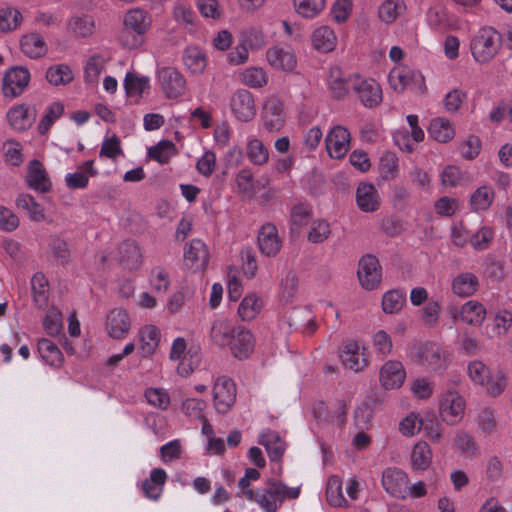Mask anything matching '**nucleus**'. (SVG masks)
Returning a JSON list of instances; mask_svg holds the SVG:
<instances>
[{"label":"nucleus","instance_id":"774afa93","mask_svg":"<svg viewBox=\"0 0 512 512\" xmlns=\"http://www.w3.org/2000/svg\"><path fill=\"white\" fill-rule=\"evenodd\" d=\"M106 60L103 56L95 54L91 56L85 65V79L87 82L94 83L105 69Z\"/></svg>","mask_w":512,"mask_h":512},{"label":"nucleus","instance_id":"de8ad7c7","mask_svg":"<svg viewBox=\"0 0 512 512\" xmlns=\"http://www.w3.org/2000/svg\"><path fill=\"white\" fill-rule=\"evenodd\" d=\"M414 75L408 67H397L389 73V83L395 91L402 92L413 82Z\"/></svg>","mask_w":512,"mask_h":512},{"label":"nucleus","instance_id":"20e7f679","mask_svg":"<svg viewBox=\"0 0 512 512\" xmlns=\"http://www.w3.org/2000/svg\"><path fill=\"white\" fill-rule=\"evenodd\" d=\"M466 401L455 389L449 388L442 392L438 399V413L447 425H457L464 417Z\"/></svg>","mask_w":512,"mask_h":512},{"label":"nucleus","instance_id":"9b49d317","mask_svg":"<svg viewBox=\"0 0 512 512\" xmlns=\"http://www.w3.org/2000/svg\"><path fill=\"white\" fill-rule=\"evenodd\" d=\"M325 145L330 157H344L350 148V133L347 128L340 125L333 127L325 139Z\"/></svg>","mask_w":512,"mask_h":512},{"label":"nucleus","instance_id":"0e129e2a","mask_svg":"<svg viewBox=\"0 0 512 512\" xmlns=\"http://www.w3.org/2000/svg\"><path fill=\"white\" fill-rule=\"evenodd\" d=\"M330 224L325 220H315L308 232V241L314 244L326 241L331 235Z\"/></svg>","mask_w":512,"mask_h":512},{"label":"nucleus","instance_id":"412c9836","mask_svg":"<svg viewBox=\"0 0 512 512\" xmlns=\"http://www.w3.org/2000/svg\"><path fill=\"white\" fill-rule=\"evenodd\" d=\"M34 108L25 104L15 105L7 112V119L15 130L23 131L32 126L35 121Z\"/></svg>","mask_w":512,"mask_h":512},{"label":"nucleus","instance_id":"393cba45","mask_svg":"<svg viewBox=\"0 0 512 512\" xmlns=\"http://www.w3.org/2000/svg\"><path fill=\"white\" fill-rule=\"evenodd\" d=\"M480 283L478 277L471 272H461L457 274L451 283V289L454 295L458 297H470L479 289Z\"/></svg>","mask_w":512,"mask_h":512},{"label":"nucleus","instance_id":"8fccbe9b","mask_svg":"<svg viewBox=\"0 0 512 512\" xmlns=\"http://www.w3.org/2000/svg\"><path fill=\"white\" fill-rule=\"evenodd\" d=\"M406 9L403 0H385L379 7V18L385 23L394 22Z\"/></svg>","mask_w":512,"mask_h":512},{"label":"nucleus","instance_id":"c85d7f7f","mask_svg":"<svg viewBox=\"0 0 512 512\" xmlns=\"http://www.w3.org/2000/svg\"><path fill=\"white\" fill-rule=\"evenodd\" d=\"M167 479V473L162 468H154L150 472L149 478L145 479L142 483V491L144 495L153 501L160 498L164 484Z\"/></svg>","mask_w":512,"mask_h":512},{"label":"nucleus","instance_id":"cd10ccee","mask_svg":"<svg viewBox=\"0 0 512 512\" xmlns=\"http://www.w3.org/2000/svg\"><path fill=\"white\" fill-rule=\"evenodd\" d=\"M259 444L263 445L271 461H280L285 450L286 443L282 437L273 430H266L259 435Z\"/></svg>","mask_w":512,"mask_h":512},{"label":"nucleus","instance_id":"ddd939ff","mask_svg":"<svg viewBox=\"0 0 512 512\" xmlns=\"http://www.w3.org/2000/svg\"><path fill=\"white\" fill-rule=\"evenodd\" d=\"M382 485L390 495L404 499L407 495L408 476L399 468H387L382 474Z\"/></svg>","mask_w":512,"mask_h":512},{"label":"nucleus","instance_id":"6e6d98bb","mask_svg":"<svg viewBox=\"0 0 512 512\" xmlns=\"http://www.w3.org/2000/svg\"><path fill=\"white\" fill-rule=\"evenodd\" d=\"M494 200V191L489 186H481L470 197V204L475 211L488 209Z\"/></svg>","mask_w":512,"mask_h":512},{"label":"nucleus","instance_id":"09e8293b","mask_svg":"<svg viewBox=\"0 0 512 512\" xmlns=\"http://www.w3.org/2000/svg\"><path fill=\"white\" fill-rule=\"evenodd\" d=\"M23 20L21 12L14 7L0 9V32L7 33L16 30Z\"/></svg>","mask_w":512,"mask_h":512},{"label":"nucleus","instance_id":"4d7b16f0","mask_svg":"<svg viewBox=\"0 0 512 512\" xmlns=\"http://www.w3.org/2000/svg\"><path fill=\"white\" fill-rule=\"evenodd\" d=\"M173 17L179 25L193 27L196 14L190 4L184 0H178L173 8Z\"/></svg>","mask_w":512,"mask_h":512},{"label":"nucleus","instance_id":"58836bf2","mask_svg":"<svg viewBox=\"0 0 512 512\" xmlns=\"http://www.w3.org/2000/svg\"><path fill=\"white\" fill-rule=\"evenodd\" d=\"M124 87L129 98L138 101L143 93L150 88V79L147 76H138L128 72L125 76Z\"/></svg>","mask_w":512,"mask_h":512},{"label":"nucleus","instance_id":"37998d69","mask_svg":"<svg viewBox=\"0 0 512 512\" xmlns=\"http://www.w3.org/2000/svg\"><path fill=\"white\" fill-rule=\"evenodd\" d=\"M38 352L41 358L50 366L59 367L63 362V354L52 341L42 338L38 341Z\"/></svg>","mask_w":512,"mask_h":512},{"label":"nucleus","instance_id":"0eeeda50","mask_svg":"<svg viewBox=\"0 0 512 512\" xmlns=\"http://www.w3.org/2000/svg\"><path fill=\"white\" fill-rule=\"evenodd\" d=\"M351 84L352 90L363 106L374 108L382 102V89L374 79H367L358 74H352Z\"/></svg>","mask_w":512,"mask_h":512},{"label":"nucleus","instance_id":"3c124183","mask_svg":"<svg viewBox=\"0 0 512 512\" xmlns=\"http://www.w3.org/2000/svg\"><path fill=\"white\" fill-rule=\"evenodd\" d=\"M46 79L54 86L67 85L74 79V74L68 65L59 64L47 70Z\"/></svg>","mask_w":512,"mask_h":512},{"label":"nucleus","instance_id":"f03ea898","mask_svg":"<svg viewBox=\"0 0 512 512\" xmlns=\"http://www.w3.org/2000/svg\"><path fill=\"white\" fill-rule=\"evenodd\" d=\"M411 360L434 374L443 373L448 367V355L442 347L434 342L415 345L410 353Z\"/></svg>","mask_w":512,"mask_h":512},{"label":"nucleus","instance_id":"e2e57ef3","mask_svg":"<svg viewBox=\"0 0 512 512\" xmlns=\"http://www.w3.org/2000/svg\"><path fill=\"white\" fill-rule=\"evenodd\" d=\"M206 402L202 399L187 398L181 404V411L189 418L204 420Z\"/></svg>","mask_w":512,"mask_h":512},{"label":"nucleus","instance_id":"4be33fe9","mask_svg":"<svg viewBox=\"0 0 512 512\" xmlns=\"http://www.w3.org/2000/svg\"><path fill=\"white\" fill-rule=\"evenodd\" d=\"M341 359L344 367L354 372L362 371L368 364L363 350L355 341H349L344 345Z\"/></svg>","mask_w":512,"mask_h":512},{"label":"nucleus","instance_id":"603ef678","mask_svg":"<svg viewBox=\"0 0 512 512\" xmlns=\"http://www.w3.org/2000/svg\"><path fill=\"white\" fill-rule=\"evenodd\" d=\"M326 499L331 506L342 507L347 501L342 492V481L338 476H331L327 481Z\"/></svg>","mask_w":512,"mask_h":512},{"label":"nucleus","instance_id":"79ce46f5","mask_svg":"<svg viewBox=\"0 0 512 512\" xmlns=\"http://www.w3.org/2000/svg\"><path fill=\"white\" fill-rule=\"evenodd\" d=\"M246 153L249 160L254 165H264L269 159L268 149L264 143L255 136H249L247 139Z\"/></svg>","mask_w":512,"mask_h":512},{"label":"nucleus","instance_id":"6ab92c4d","mask_svg":"<svg viewBox=\"0 0 512 512\" xmlns=\"http://www.w3.org/2000/svg\"><path fill=\"white\" fill-rule=\"evenodd\" d=\"M266 58L275 69L290 72L294 70L297 59L290 47L274 46L267 50Z\"/></svg>","mask_w":512,"mask_h":512},{"label":"nucleus","instance_id":"e433bc0d","mask_svg":"<svg viewBox=\"0 0 512 512\" xmlns=\"http://www.w3.org/2000/svg\"><path fill=\"white\" fill-rule=\"evenodd\" d=\"M477 427L484 436H491L498 431L499 421L494 408L484 406L477 414Z\"/></svg>","mask_w":512,"mask_h":512},{"label":"nucleus","instance_id":"72a5a7b5","mask_svg":"<svg viewBox=\"0 0 512 512\" xmlns=\"http://www.w3.org/2000/svg\"><path fill=\"white\" fill-rule=\"evenodd\" d=\"M428 133L435 141L447 143L453 139L455 130L450 120L437 117L431 120L428 127Z\"/></svg>","mask_w":512,"mask_h":512},{"label":"nucleus","instance_id":"a18cd8bd","mask_svg":"<svg viewBox=\"0 0 512 512\" xmlns=\"http://www.w3.org/2000/svg\"><path fill=\"white\" fill-rule=\"evenodd\" d=\"M432 458V452L429 445L425 442L417 443L411 453V464L414 470H426Z\"/></svg>","mask_w":512,"mask_h":512},{"label":"nucleus","instance_id":"49530a36","mask_svg":"<svg viewBox=\"0 0 512 512\" xmlns=\"http://www.w3.org/2000/svg\"><path fill=\"white\" fill-rule=\"evenodd\" d=\"M299 287V280L294 272H288L280 283V301L289 304L296 298Z\"/></svg>","mask_w":512,"mask_h":512},{"label":"nucleus","instance_id":"7ed1b4c3","mask_svg":"<svg viewBox=\"0 0 512 512\" xmlns=\"http://www.w3.org/2000/svg\"><path fill=\"white\" fill-rule=\"evenodd\" d=\"M502 44L501 34L492 27H483L471 41V53L478 63L491 61L498 53Z\"/></svg>","mask_w":512,"mask_h":512},{"label":"nucleus","instance_id":"69168bd1","mask_svg":"<svg viewBox=\"0 0 512 512\" xmlns=\"http://www.w3.org/2000/svg\"><path fill=\"white\" fill-rule=\"evenodd\" d=\"M311 215L310 208L305 204H296L290 212V229L296 231L305 226Z\"/></svg>","mask_w":512,"mask_h":512},{"label":"nucleus","instance_id":"864d4df0","mask_svg":"<svg viewBox=\"0 0 512 512\" xmlns=\"http://www.w3.org/2000/svg\"><path fill=\"white\" fill-rule=\"evenodd\" d=\"M175 154V145L169 140L160 141L157 145L148 149V156L160 164L168 163Z\"/></svg>","mask_w":512,"mask_h":512},{"label":"nucleus","instance_id":"473e14b6","mask_svg":"<svg viewBox=\"0 0 512 512\" xmlns=\"http://www.w3.org/2000/svg\"><path fill=\"white\" fill-rule=\"evenodd\" d=\"M27 181L31 188L40 192H47L51 188L47 173L43 165L37 160H33L29 164Z\"/></svg>","mask_w":512,"mask_h":512},{"label":"nucleus","instance_id":"a878e982","mask_svg":"<svg viewBox=\"0 0 512 512\" xmlns=\"http://www.w3.org/2000/svg\"><path fill=\"white\" fill-rule=\"evenodd\" d=\"M351 76L346 77L339 67H332L330 69L327 85L334 98L342 99L348 95L350 89H352Z\"/></svg>","mask_w":512,"mask_h":512},{"label":"nucleus","instance_id":"680f3d73","mask_svg":"<svg viewBox=\"0 0 512 512\" xmlns=\"http://www.w3.org/2000/svg\"><path fill=\"white\" fill-rule=\"evenodd\" d=\"M16 205L27 211L30 218L34 221L44 219V213L41 205L29 194H21L16 199Z\"/></svg>","mask_w":512,"mask_h":512},{"label":"nucleus","instance_id":"bb28decb","mask_svg":"<svg viewBox=\"0 0 512 512\" xmlns=\"http://www.w3.org/2000/svg\"><path fill=\"white\" fill-rule=\"evenodd\" d=\"M98 171L94 168V161L88 160L78 166V170L65 176V183L69 189H84L88 186L89 177L96 176Z\"/></svg>","mask_w":512,"mask_h":512},{"label":"nucleus","instance_id":"6e6552de","mask_svg":"<svg viewBox=\"0 0 512 512\" xmlns=\"http://www.w3.org/2000/svg\"><path fill=\"white\" fill-rule=\"evenodd\" d=\"M30 82V72L23 66H15L9 69L2 83V93L4 97L13 99L20 96L28 87Z\"/></svg>","mask_w":512,"mask_h":512},{"label":"nucleus","instance_id":"dca6fc26","mask_svg":"<svg viewBox=\"0 0 512 512\" xmlns=\"http://www.w3.org/2000/svg\"><path fill=\"white\" fill-rule=\"evenodd\" d=\"M209 260L206 244L200 239H193L184 250L185 265L193 271L205 269Z\"/></svg>","mask_w":512,"mask_h":512},{"label":"nucleus","instance_id":"9d476101","mask_svg":"<svg viewBox=\"0 0 512 512\" xmlns=\"http://www.w3.org/2000/svg\"><path fill=\"white\" fill-rule=\"evenodd\" d=\"M357 275L363 288L366 290L376 288L382 278V270L378 259L370 254L363 256L359 261Z\"/></svg>","mask_w":512,"mask_h":512},{"label":"nucleus","instance_id":"f8f14e48","mask_svg":"<svg viewBox=\"0 0 512 512\" xmlns=\"http://www.w3.org/2000/svg\"><path fill=\"white\" fill-rule=\"evenodd\" d=\"M230 105L233 114L242 122H249L256 115L254 97L247 90L236 91L231 97Z\"/></svg>","mask_w":512,"mask_h":512},{"label":"nucleus","instance_id":"1a4fd4ad","mask_svg":"<svg viewBox=\"0 0 512 512\" xmlns=\"http://www.w3.org/2000/svg\"><path fill=\"white\" fill-rule=\"evenodd\" d=\"M236 401V386L227 377L218 378L213 386V403L216 411L226 414Z\"/></svg>","mask_w":512,"mask_h":512},{"label":"nucleus","instance_id":"4468645a","mask_svg":"<svg viewBox=\"0 0 512 512\" xmlns=\"http://www.w3.org/2000/svg\"><path fill=\"white\" fill-rule=\"evenodd\" d=\"M406 379V371L400 361L389 360L380 369L379 380L386 390L400 388Z\"/></svg>","mask_w":512,"mask_h":512},{"label":"nucleus","instance_id":"4c0bfd02","mask_svg":"<svg viewBox=\"0 0 512 512\" xmlns=\"http://www.w3.org/2000/svg\"><path fill=\"white\" fill-rule=\"evenodd\" d=\"M337 37L328 26H320L312 33L313 47L320 52H330L336 47Z\"/></svg>","mask_w":512,"mask_h":512},{"label":"nucleus","instance_id":"f257e3e1","mask_svg":"<svg viewBox=\"0 0 512 512\" xmlns=\"http://www.w3.org/2000/svg\"><path fill=\"white\" fill-rule=\"evenodd\" d=\"M300 487H288L283 482L269 478L265 485L256 490L255 502L265 512H276L286 499H296Z\"/></svg>","mask_w":512,"mask_h":512},{"label":"nucleus","instance_id":"b1692460","mask_svg":"<svg viewBox=\"0 0 512 512\" xmlns=\"http://www.w3.org/2000/svg\"><path fill=\"white\" fill-rule=\"evenodd\" d=\"M254 345L255 341L252 333L244 327L237 326L234 339L229 344L232 354L236 358L245 359L253 351Z\"/></svg>","mask_w":512,"mask_h":512},{"label":"nucleus","instance_id":"ea45409f","mask_svg":"<svg viewBox=\"0 0 512 512\" xmlns=\"http://www.w3.org/2000/svg\"><path fill=\"white\" fill-rule=\"evenodd\" d=\"M486 316L485 307L476 300H469L460 309V318L469 325H480Z\"/></svg>","mask_w":512,"mask_h":512},{"label":"nucleus","instance_id":"7c9ffc66","mask_svg":"<svg viewBox=\"0 0 512 512\" xmlns=\"http://www.w3.org/2000/svg\"><path fill=\"white\" fill-rule=\"evenodd\" d=\"M123 23L125 28L144 35L151 26V17L140 8L130 9L126 12Z\"/></svg>","mask_w":512,"mask_h":512},{"label":"nucleus","instance_id":"338daca9","mask_svg":"<svg viewBox=\"0 0 512 512\" xmlns=\"http://www.w3.org/2000/svg\"><path fill=\"white\" fill-rule=\"evenodd\" d=\"M94 21L91 16L73 17L69 21V30L78 37H87L92 34Z\"/></svg>","mask_w":512,"mask_h":512},{"label":"nucleus","instance_id":"39448f33","mask_svg":"<svg viewBox=\"0 0 512 512\" xmlns=\"http://www.w3.org/2000/svg\"><path fill=\"white\" fill-rule=\"evenodd\" d=\"M170 359L178 360L177 372L182 377H188L200 364V348L198 346H190L184 338H176L171 346Z\"/></svg>","mask_w":512,"mask_h":512},{"label":"nucleus","instance_id":"bf43d9fd","mask_svg":"<svg viewBox=\"0 0 512 512\" xmlns=\"http://www.w3.org/2000/svg\"><path fill=\"white\" fill-rule=\"evenodd\" d=\"M435 389V383L428 377L420 376L412 380L410 391L412 395L419 400L429 399Z\"/></svg>","mask_w":512,"mask_h":512},{"label":"nucleus","instance_id":"aec40b11","mask_svg":"<svg viewBox=\"0 0 512 512\" xmlns=\"http://www.w3.org/2000/svg\"><path fill=\"white\" fill-rule=\"evenodd\" d=\"M237 327L226 318L215 319L210 329V340L219 347H227L232 343Z\"/></svg>","mask_w":512,"mask_h":512},{"label":"nucleus","instance_id":"052dcab7","mask_svg":"<svg viewBox=\"0 0 512 512\" xmlns=\"http://www.w3.org/2000/svg\"><path fill=\"white\" fill-rule=\"evenodd\" d=\"M243 84L253 87L261 88L267 84V74L260 67H249L243 70L240 74Z\"/></svg>","mask_w":512,"mask_h":512},{"label":"nucleus","instance_id":"5fc2aeb1","mask_svg":"<svg viewBox=\"0 0 512 512\" xmlns=\"http://www.w3.org/2000/svg\"><path fill=\"white\" fill-rule=\"evenodd\" d=\"M296 13L303 18H314L325 7V0H293Z\"/></svg>","mask_w":512,"mask_h":512},{"label":"nucleus","instance_id":"2eb2a0df","mask_svg":"<svg viewBox=\"0 0 512 512\" xmlns=\"http://www.w3.org/2000/svg\"><path fill=\"white\" fill-rule=\"evenodd\" d=\"M257 242L259 250L267 257L276 256L282 247V240L279 237L278 230L271 223H266L260 228Z\"/></svg>","mask_w":512,"mask_h":512},{"label":"nucleus","instance_id":"5701e85b","mask_svg":"<svg viewBox=\"0 0 512 512\" xmlns=\"http://www.w3.org/2000/svg\"><path fill=\"white\" fill-rule=\"evenodd\" d=\"M356 203L358 208L366 213L378 210L380 200L375 186L369 183L359 184L356 190Z\"/></svg>","mask_w":512,"mask_h":512},{"label":"nucleus","instance_id":"c9c22d12","mask_svg":"<svg viewBox=\"0 0 512 512\" xmlns=\"http://www.w3.org/2000/svg\"><path fill=\"white\" fill-rule=\"evenodd\" d=\"M183 63L190 73L201 74L207 66L206 55L199 47H187L183 53Z\"/></svg>","mask_w":512,"mask_h":512},{"label":"nucleus","instance_id":"423d86ee","mask_svg":"<svg viewBox=\"0 0 512 512\" xmlns=\"http://www.w3.org/2000/svg\"><path fill=\"white\" fill-rule=\"evenodd\" d=\"M156 80L164 95L169 99L182 96L186 89V80L176 68L163 66L157 69Z\"/></svg>","mask_w":512,"mask_h":512},{"label":"nucleus","instance_id":"c03bdc74","mask_svg":"<svg viewBox=\"0 0 512 512\" xmlns=\"http://www.w3.org/2000/svg\"><path fill=\"white\" fill-rule=\"evenodd\" d=\"M33 301L39 308L47 305L48 301V280L43 273H36L31 279Z\"/></svg>","mask_w":512,"mask_h":512},{"label":"nucleus","instance_id":"a211bd4d","mask_svg":"<svg viewBox=\"0 0 512 512\" xmlns=\"http://www.w3.org/2000/svg\"><path fill=\"white\" fill-rule=\"evenodd\" d=\"M131 328V319L126 310L122 308L112 309L106 317V330L114 339L124 338Z\"/></svg>","mask_w":512,"mask_h":512},{"label":"nucleus","instance_id":"f3484780","mask_svg":"<svg viewBox=\"0 0 512 512\" xmlns=\"http://www.w3.org/2000/svg\"><path fill=\"white\" fill-rule=\"evenodd\" d=\"M264 126L270 132L279 131L285 123L283 103L277 97H270L263 107Z\"/></svg>","mask_w":512,"mask_h":512},{"label":"nucleus","instance_id":"a19ab883","mask_svg":"<svg viewBox=\"0 0 512 512\" xmlns=\"http://www.w3.org/2000/svg\"><path fill=\"white\" fill-rule=\"evenodd\" d=\"M263 308V301L257 294L245 296L239 304L238 315L243 321L253 320Z\"/></svg>","mask_w":512,"mask_h":512},{"label":"nucleus","instance_id":"2f4dec72","mask_svg":"<svg viewBox=\"0 0 512 512\" xmlns=\"http://www.w3.org/2000/svg\"><path fill=\"white\" fill-rule=\"evenodd\" d=\"M140 352L144 357H148L155 353L160 342V330L153 325H147L139 331Z\"/></svg>","mask_w":512,"mask_h":512},{"label":"nucleus","instance_id":"f704fd0d","mask_svg":"<svg viewBox=\"0 0 512 512\" xmlns=\"http://www.w3.org/2000/svg\"><path fill=\"white\" fill-rule=\"evenodd\" d=\"M480 386L488 396L498 397L507 387V375L501 369H492Z\"/></svg>","mask_w":512,"mask_h":512},{"label":"nucleus","instance_id":"13d9d810","mask_svg":"<svg viewBox=\"0 0 512 512\" xmlns=\"http://www.w3.org/2000/svg\"><path fill=\"white\" fill-rule=\"evenodd\" d=\"M406 301V293L394 289L386 292L382 298V308L385 313L393 314L400 311Z\"/></svg>","mask_w":512,"mask_h":512},{"label":"nucleus","instance_id":"c756f323","mask_svg":"<svg viewBox=\"0 0 512 512\" xmlns=\"http://www.w3.org/2000/svg\"><path fill=\"white\" fill-rule=\"evenodd\" d=\"M20 47L21 51L32 59L40 58L47 52V45L38 33H29L22 36Z\"/></svg>","mask_w":512,"mask_h":512}]
</instances>
